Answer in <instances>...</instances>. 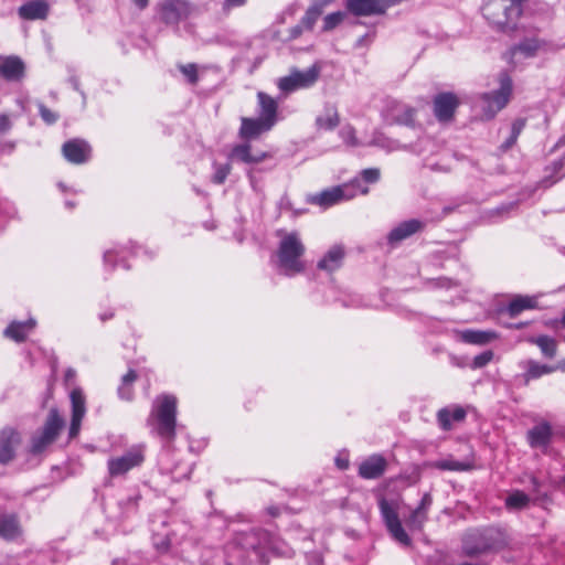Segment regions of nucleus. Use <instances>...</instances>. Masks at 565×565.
<instances>
[{"instance_id": "23", "label": "nucleus", "mask_w": 565, "mask_h": 565, "mask_svg": "<svg viewBox=\"0 0 565 565\" xmlns=\"http://www.w3.org/2000/svg\"><path fill=\"white\" fill-rule=\"evenodd\" d=\"M50 11L46 0H31L18 9V14L23 20H44Z\"/></svg>"}, {"instance_id": "4", "label": "nucleus", "mask_w": 565, "mask_h": 565, "mask_svg": "<svg viewBox=\"0 0 565 565\" xmlns=\"http://www.w3.org/2000/svg\"><path fill=\"white\" fill-rule=\"evenodd\" d=\"M500 88L492 93L481 94L477 102L476 107L481 111V116L486 120L494 118V116L503 109L512 94V79L507 73L499 75Z\"/></svg>"}, {"instance_id": "48", "label": "nucleus", "mask_w": 565, "mask_h": 565, "mask_svg": "<svg viewBox=\"0 0 565 565\" xmlns=\"http://www.w3.org/2000/svg\"><path fill=\"white\" fill-rule=\"evenodd\" d=\"M492 359H493V352L484 351L473 358L472 367L481 369V367L486 366Z\"/></svg>"}, {"instance_id": "19", "label": "nucleus", "mask_w": 565, "mask_h": 565, "mask_svg": "<svg viewBox=\"0 0 565 565\" xmlns=\"http://www.w3.org/2000/svg\"><path fill=\"white\" fill-rule=\"evenodd\" d=\"M458 106L456 95L451 93L439 94L434 99L435 116L439 121H449Z\"/></svg>"}, {"instance_id": "17", "label": "nucleus", "mask_w": 565, "mask_h": 565, "mask_svg": "<svg viewBox=\"0 0 565 565\" xmlns=\"http://www.w3.org/2000/svg\"><path fill=\"white\" fill-rule=\"evenodd\" d=\"M433 504L430 493H425L416 509H414L405 520L406 526L411 531H422L428 519V511Z\"/></svg>"}, {"instance_id": "54", "label": "nucleus", "mask_w": 565, "mask_h": 565, "mask_svg": "<svg viewBox=\"0 0 565 565\" xmlns=\"http://www.w3.org/2000/svg\"><path fill=\"white\" fill-rule=\"evenodd\" d=\"M121 253H122V250H121V249H120V250H118V249H109V250L105 252V254H104V262H105V265H107V266H108V265H110V266H111V268H115V266H116V265H115V258H116L119 254H121Z\"/></svg>"}, {"instance_id": "20", "label": "nucleus", "mask_w": 565, "mask_h": 565, "mask_svg": "<svg viewBox=\"0 0 565 565\" xmlns=\"http://www.w3.org/2000/svg\"><path fill=\"white\" fill-rule=\"evenodd\" d=\"M387 461L381 455H372L359 466V476L363 479H377L386 470Z\"/></svg>"}, {"instance_id": "60", "label": "nucleus", "mask_w": 565, "mask_h": 565, "mask_svg": "<svg viewBox=\"0 0 565 565\" xmlns=\"http://www.w3.org/2000/svg\"><path fill=\"white\" fill-rule=\"evenodd\" d=\"M113 316H114V312L113 311H108V312L102 313L99 316V318H100L102 321H106V320L113 318Z\"/></svg>"}, {"instance_id": "29", "label": "nucleus", "mask_w": 565, "mask_h": 565, "mask_svg": "<svg viewBox=\"0 0 565 565\" xmlns=\"http://www.w3.org/2000/svg\"><path fill=\"white\" fill-rule=\"evenodd\" d=\"M36 321L32 318L26 321H12L3 331L6 338L15 342H23L34 330Z\"/></svg>"}, {"instance_id": "32", "label": "nucleus", "mask_w": 565, "mask_h": 565, "mask_svg": "<svg viewBox=\"0 0 565 565\" xmlns=\"http://www.w3.org/2000/svg\"><path fill=\"white\" fill-rule=\"evenodd\" d=\"M340 124L338 109L332 104H326L323 113L316 118V126L320 130H333Z\"/></svg>"}, {"instance_id": "39", "label": "nucleus", "mask_w": 565, "mask_h": 565, "mask_svg": "<svg viewBox=\"0 0 565 565\" xmlns=\"http://www.w3.org/2000/svg\"><path fill=\"white\" fill-rule=\"evenodd\" d=\"M531 343L536 344L540 349L542 354L545 358H553L556 354V341L547 335H541L537 338H531L529 339Z\"/></svg>"}, {"instance_id": "18", "label": "nucleus", "mask_w": 565, "mask_h": 565, "mask_svg": "<svg viewBox=\"0 0 565 565\" xmlns=\"http://www.w3.org/2000/svg\"><path fill=\"white\" fill-rule=\"evenodd\" d=\"M62 151L68 162L81 164L88 160L90 147L83 140L73 139L63 145Z\"/></svg>"}, {"instance_id": "63", "label": "nucleus", "mask_w": 565, "mask_h": 565, "mask_svg": "<svg viewBox=\"0 0 565 565\" xmlns=\"http://www.w3.org/2000/svg\"><path fill=\"white\" fill-rule=\"evenodd\" d=\"M72 84L75 89H78V81L76 78L72 79Z\"/></svg>"}, {"instance_id": "8", "label": "nucleus", "mask_w": 565, "mask_h": 565, "mask_svg": "<svg viewBox=\"0 0 565 565\" xmlns=\"http://www.w3.org/2000/svg\"><path fill=\"white\" fill-rule=\"evenodd\" d=\"M63 426V417L58 414L57 409L52 408L49 412L43 428L33 435L30 451L34 455L43 452L55 441Z\"/></svg>"}, {"instance_id": "44", "label": "nucleus", "mask_w": 565, "mask_h": 565, "mask_svg": "<svg viewBox=\"0 0 565 565\" xmlns=\"http://www.w3.org/2000/svg\"><path fill=\"white\" fill-rule=\"evenodd\" d=\"M347 13L342 11L332 12L323 19V31H331L342 23Z\"/></svg>"}, {"instance_id": "36", "label": "nucleus", "mask_w": 565, "mask_h": 565, "mask_svg": "<svg viewBox=\"0 0 565 565\" xmlns=\"http://www.w3.org/2000/svg\"><path fill=\"white\" fill-rule=\"evenodd\" d=\"M498 338V333L492 330H466L461 333V339L471 344H486Z\"/></svg>"}, {"instance_id": "30", "label": "nucleus", "mask_w": 565, "mask_h": 565, "mask_svg": "<svg viewBox=\"0 0 565 565\" xmlns=\"http://www.w3.org/2000/svg\"><path fill=\"white\" fill-rule=\"evenodd\" d=\"M343 258L344 248L341 245H334L318 262L317 267L320 270L333 273L341 267Z\"/></svg>"}, {"instance_id": "56", "label": "nucleus", "mask_w": 565, "mask_h": 565, "mask_svg": "<svg viewBox=\"0 0 565 565\" xmlns=\"http://www.w3.org/2000/svg\"><path fill=\"white\" fill-rule=\"evenodd\" d=\"M12 127L11 118L8 114L0 115V134L8 132Z\"/></svg>"}, {"instance_id": "12", "label": "nucleus", "mask_w": 565, "mask_h": 565, "mask_svg": "<svg viewBox=\"0 0 565 565\" xmlns=\"http://www.w3.org/2000/svg\"><path fill=\"white\" fill-rule=\"evenodd\" d=\"M394 4L391 0H347L345 2L348 11L356 17L382 14Z\"/></svg>"}, {"instance_id": "31", "label": "nucleus", "mask_w": 565, "mask_h": 565, "mask_svg": "<svg viewBox=\"0 0 565 565\" xmlns=\"http://www.w3.org/2000/svg\"><path fill=\"white\" fill-rule=\"evenodd\" d=\"M232 159L247 164L259 163L269 157L267 152L252 153V146L249 143L237 145L233 148L231 153Z\"/></svg>"}, {"instance_id": "40", "label": "nucleus", "mask_w": 565, "mask_h": 565, "mask_svg": "<svg viewBox=\"0 0 565 565\" xmlns=\"http://www.w3.org/2000/svg\"><path fill=\"white\" fill-rule=\"evenodd\" d=\"M433 468L448 471H467L471 465L463 461H458L452 458L437 460L430 463Z\"/></svg>"}, {"instance_id": "55", "label": "nucleus", "mask_w": 565, "mask_h": 565, "mask_svg": "<svg viewBox=\"0 0 565 565\" xmlns=\"http://www.w3.org/2000/svg\"><path fill=\"white\" fill-rule=\"evenodd\" d=\"M307 565H323L322 555L318 552H311L306 555Z\"/></svg>"}, {"instance_id": "59", "label": "nucleus", "mask_w": 565, "mask_h": 565, "mask_svg": "<svg viewBox=\"0 0 565 565\" xmlns=\"http://www.w3.org/2000/svg\"><path fill=\"white\" fill-rule=\"evenodd\" d=\"M302 29H305V28H303V25H301V23L299 25L295 26L291 30L292 38H297L298 35H300L302 32Z\"/></svg>"}, {"instance_id": "10", "label": "nucleus", "mask_w": 565, "mask_h": 565, "mask_svg": "<svg viewBox=\"0 0 565 565\" xmlns=\"http://www.w3.org/2000/svg\"><path fill=\"white\" fill-rule=\"evenodd\" d=\"M145 460V446L136 445L129 448L125 454L113 457L107 461L108 473L110 477L126 475L131 469L141 466Z\"/></svg>"}, {"instance_id": "51", "label": "nucleus", "mask_w": 565, "mask_h": 565, "mask_svg": "<svg viewBox=\"0 0 565 565\" xmlns=\"http://www.w3.org/2000/svg\"><path fill=\"white\" fill-rule=\"evenodd\" d=\"M182 74L189 79L190 83L194 84L198 81V71L194 64H188L181 66Z\"/></svg>"}, {"instance_id": "2", "label": "nucleus", "mask_w": 565, "mask_h": 565, "mask_svg": "<svg viewBox=\"0 0 565 565\" xmlns=\"http://www.w3.org/2000/svg\"><path fill=\"white\" fill-rule=\"evenodd\" d=\"M177 403V397L171 394H161L153 401L147 425L162 439L172 440L175 437Z\"/></svg>"}, {"instance_id": "45", "label": "nucleus", "mask_w": 565, "mask_h": 565, "mask_svg": "<svg viewBox=\"0 0 565 565\" xmlns=\"http://www.w3.org/2000/svg\"><path fill=\"white\" fill-rule=\"evenodd\" d=\"M524 126H525V120L521 119V118H519L512 122L511 136L505 141L507 148L512 147L516 142V139H518L519 135L521 134V131L523 130Z\"/></svg>"}, {"instance_id": "52", "label": "nucleus", "mask_w": 565, "mask_h": 565, "mask_svg": "<svg viewBox=\"0 0 565 565\" xmlns=\"http://www.w3.org/2000/svg\"><path fill=\"white\" fill-rule=\"evenodd\" d=\"M259 172L260 171L258 169L253 167L247 170L249 183L255 191L260 190V178L258 177Z\"/></svg>"}, {"instance_id": "62", "label": "nucleus", "mask_w": 565, "mask_h": 565, "mask_svg": "<svg viewBox=\"0 0 565 565\" xmlns=\"http://www.w3.org/2000/svg\"><path fill=\"white\" fill-rule=\"evenodd\" d=\"M337 465L339 468L341 469H347L348 466H349V462L347 460H340V459H337Z\"/></svg>"}, {"instance_id": "61", "label": "nucleus", "mask_w": 565, "mask_h": 565, "mask_svg": "<svg viewBox=\"0 0 565 565\" xmlns=\"http://www.w3.org/2000/svg\"><path fill=\"white\" fill-rule=\"evenodd\" d=\"M75 377V371L72 369H68L65 373L66 381H70Z\"/></svg>"}, {"instance_id": "3", "label": "nucleus", "mask_w": 565, "mask_h": 565, "mask_svg": "<svg viewBox=\"0 0 565 565\" xmlns=\"http://www.w3.org/2000/svg\"><path fill=\"white\" fill-rule=\"evenodd\" d=\"M526 1L491 0L483 7V15L498 30L510 32L516 29Z\"/></svg>"}, {"instance_id": "50", "label": "nucleus", "mask_w": 565, "mask_h": 565, "mask_svg": "<svg viewBox=\"0 0 565 565\" xmlns=\"http://www.w3.org/2000/svg\"><path fill=\"white\" fill-rule=\"evenodd\" d=\"M361 177L367 183H375L380 179V170L376 168L364 169L361 172Z\"/></svg>"}, {"instance_id": "15", "label": "nucleus", "mask_w": 565, "mask_h": 565, "mask_svg": "<svg viewBox=\"0 0 565 565\" xmlns=\"http://www.w3.org/2000/svg\"><path fill=\"white\" fill-rule=\"evenodd\" d=\"M415 109L397 100L388 102L384 110L385 119L390 124L412 125Z\"/></svg>"}, {"instance_id": "26", "label": "nucleus", "mask_w": 565, "mask_h": 565, "mask_svg": "<svg viewBox=\"0 0 565 565\" xmlns=\"http://www.w3.org/2000/svg\"><path fill=\"white\" fill-rule=\"evenodd\" d=\"M527 441L532 448H546L552 438V427L548 423L542 422L527 431Z\"/></svg>"}, {"instance_id": "49", "label": "nucleus", "mask_w": 565, "mask_h": 565, "mask_svg": "<svg viewBox=\"0 0 565 565\" xmlns=\"http://www.w3.org/2000/svg\"><path fill=\"white\" fill-rule=\"evenodd\" d=\"M39 113L41 118L49 125L54 124L58 119L57 114L49 109L44 104H39Z\"/></svg>"}, {"instance_id": "33", "label": "nucleus", "mask_w": 565, "mask_h": 565, "mask_svg": "<svg viewBox=\"0 0 565 565\" xmlns=\"http://www.w3.org/2000/svg\"><path fill=\"white\" fill-rule=\"evenodd\" d=\"M467 413L460 406H455L452 408H441L437 413V420L440 427L445 430H449L452 426V423L461 422L465 419Z\"/></svg>"}, {"instance_id": "34", "label": "nucleus", "mask_w": 565, "mask_h": 565, "mask_svg": "<svg viewBox=\"0 0 565 565\" xmlns=\"http://www.w3.org/2000/svg\"><path fill=\"white\" fill-rule=\"evenodd\" d=\"M21 535V527L14 514H0V536L4 540H15Z\"/></svg>"}, {"instance_id": "9", "label": "nucleus", "mask_w": 565, "mask_h": 565, "mask_svg": "<svg viewBox=\"0 0 565 565\" xmlns=\"http://www.w3.org/2000/svg\"><path fill=\"white\" fill-rule=\"evenodd\" d=\"M379 508L383 521L392 537L401 545L411 546L412 540L399 520L398 502L396 500H387L385 498H381L379 500Z\"/></svg>"}, {"instance_id": "11", "label": "nucleus", "mask_w": 565, "mask_h": 565, "mask_svg": "<svg viewBox=\"0 0 565 565\" xmlns=\"http://www.w3.org/2000/svg\"><path fill=\"white\" fill-rule=\"evenodd\" d=\"M192 12V6L186 0H163L160 4L161 20L168 24H177L186 19Z\"/></svg>"}, {"instance_id": "7", "label": "nucleus", "mask_w": 565, "mask_h": 565, "mask_svg": "<svg viewBox=\"0 0 565 565\" xmlns=\"http://www.w3.org/2000/svg\"><path fill=\"white\" fill-rule=\"evenodd\" d=\"M320 74L321 66L318 63H315L305 71L294 68L289 75L277 79V87L285 95L299 89H307L318 82Z\"/></svg>"}, {"instance_id": "35", "label": "nucleus", "mask_w": 565, "mask_h": 565, "mask_svg": "<svg viewBox=\"0 0 565 565\" xmlns=\"http://www.w3.org/2000/svg\"><path fill=\"white\" fill-rule=\"evenodd\" d=\"M253 562V555L236 544H228L226 547L227 565H249Z\"/></svg>"}, {"instance_id": "28", "label": "nucleus", "mask_w": 565, "mask_h": 565, "mask_svg": "<svg viewBox=\"0 0 565 565\" xmlns=\"http://www.w3.org/2000/svg\"><path fill=\"white\" fill-rule=\"evenodd\" d=\"M264 533L260 531H249L236 535L232 544H236L250 553L253 556L260 554V544Z\"/></svg>"}, {"instance_id": "5", "label": "nucleus", "mask_w": 565, "mask_h": 565, "mask_svg": "<svg viewBox=\"0 0 565 565\" xmlns=\"http://www.w3.org/2000/svg\"><path fill=\"white\" fill-rule=\"evenodd\" d=\"M369 188L364 186L360 179L355 178L348 183L324 190L311 198V203L322 207H329L340 202L351 200L358 194H367Z\"/></svg>"}, {"instance_id": "6", "label": "nucleus", "mask_w": 565, "mask_h": 565, "mask_svg": "<svg viewBox=\"0 0 565 565\" xmlns=\"http://www.w3.org/2000/svg\"><path fill=\"white\" fill-rule=\"evenodd\" d=\"M499 532L492 529L475 531L466 534L462 541V552L468 557H477L489 551L498 550L501 542Z\"/></svg>"}, {"instance_id": "38", "label": "nucleus", "mask_w": 565, "mask_h": 565, "mask_svg": "<svg viewBox=\"0 0 565 565\" xmlns=\"http://www.w3.org/2000/svg\"><path fill=\"white\" fill-rule=\"evenodd\" d=\"M535 306V298L529 296H518L510 301L508 306V312L511 317H515L523 310L532 309Z\"/></svg>"}, {"instance_id": "46", "label": "nucleus", "mask_w": 565, "mask_h": 565, "mask_svg": "<svg viewBox=\"0 0 565 565\" xmlns=\"http://www.w3.org/2000/svg\"><path fill=\"white\" fill-rule=\"evenodd\" d=\"M230 172H231L230 164H215L212 181L216 184H222L226 180Z\"/></svg>"}, {"instance_id": "57", "label": "nucleus", "mask_w": 565, "mask_h": 565, "mask_svg": "<svg viewBox=\"0 0 565 565\" xmlns=\"http://www.w3.org/2000/svg\"><path fill=\"white\" fill-rule=\"evenodd\" d=\"M245 2H246V0H225L224 1V8L225 9H231V8L241 7Z\"/></svg>"}, {"instance_id": "21", "label": "nucleus", "mask_w": 565, "mask_h": 565, "mask_svg": "<svg viewBox=\"0 0 565 565\" xmlns=\"http://www.w3.org/2000/svg\"><path fill=\"white\" fill-rule=\"evenodd\" d=\"M425 227V223L419 220H407L395 226L388 234L387 239L391 244L399 243L413 234L418 233Z\"/></svg>"}, {"instance_id": "13", "label": "nucleus", "mask_w": 565, "mask_h": 565, "mask_svg": "<svg viewBox=\"0 0 565 565\" xmlns=\"http://www.w3.org/2000/svg\"><path fill=\"white\" fill-rule=\"evenodd\" d=\"M72 419L68 429L70 438H75L81 430L82 420L86 414V399L81 388L71 392Z\"/></svg>"}, {"instance_id": "25", "label": "nucleus", "mask_w": 565, "mask_h": 565, "mask_svg": "<svg viewBox=\"0 0 565 565\" xmlns=\"http://www.w3.org/2000/svg\"><path fill=\"white\" fill-rule=\"evenodd\" d=\"M519 366L524 371L522 377L525 384L543 375L551 374L556 370V367L552 365L542 364L532 359L520 361Z\"/></svg>"}, {"instance_id": "53", "label": "nucleus", "mask_w": 565, "mask_h": 565, "mask_svg": "<svg viewBox=\"0 0 565 565\" xmlns=\"http://www.w3.org/2000/svg\"><path fill=\"white\" fill-rule=\"evenodd\" d=\"M153 544L160 552H166L170 546V539L168 536H153Z\"/></svg>"}, {"instance_id": "47", "label": "nucleus", "mask_w": 565, "mask_h": 565, "mask_svg": "<svg viewBox=\"0 0 565 565\" xmlns=\"http://www.w3.org/2000/svg\"><path fill=\"white\" fill-rule=\"evenodd\" d=\"M340 136H341L343 142H345L347 145H349L351 147H355L359 145V141H358V138L355 135V130L351 126L343 127L342 130L340 131Z\"/></svg>"}, {"instance_id": "42", "label": "nucleus", "mask_w": 565, "mask_h": 565, "mask_svg": "<svg viewBox=\"0 0 565 565\" xmlns=\"http://www.w3.org/2000/svg\"><path fill=\"white\" fill-rule=\"evenodd\" d=\"M137 374L135 371L130 370L127 374H125L121 379V385L118 387V394L120 398L122 399H131L132 397V390H128V392H125V386L132 385V383L136 381Z\"/></svg>"}, {"instance_id": "64", "label": "nucleus", "mask_w": 565, "mask_h": 565, "mask_svg": "<svg viewBox=\"0 0 565 565\" xmlns=\"http://www.w3.org/2000/svg\"><path fill=\"white\" fill-rule=\"evenodd\" d=\"M66 205H67L68 207H71V209L74 206V204H73L72 202H70V201H67V202H66Z\"/></svg>"}, {"instance_id": "43", "label": "nucleus", "mask_w": 565, "mask_h": 565, "mask_svg": "<svg viewBox=\"0 0 565 565\" xmlns=\"http://www.w3.org/2000/svg\"><path fill=\"white\" fill-rule=\"evenodd\" d=\"M137 374L135 371L130 370L127 374H125L121 379V385L118 387V394L120 398L122 399H131L132 397V390H128V392H125V386L132 385V383L136 381Z\"/></svg>"}, {"instance_id": "16", "label": "nucleus", "mask_w": 565, "mask_h": 565, "mask_svg": "<svg viewBox=\"0 0 565 565\" xmlns=\"http://www.w3.org/2000/svg\"><path fill=\"white\" fill-rule=\"evenodd\" d=\"M25 75V65L18 56H0V77L8 82H21Z\"/></svg>"}, {"instance_id": "37", "label": "nucleus", "mask_w": 565, "mask_h": 565, "mask_svg": "<svg viewBox=\"0 0 565 565\" xmlns=\"http://www.w3.org/2000/svg\"><path fill=\"white\" fill-rule=\"evenodd\" d=\"M333 1L334 0H322L321 3H315L309 7L300 21L301 25L307 30H311L320 18L323 7L332 3Z\"/></svg>"}, {"instance_id": "22", "label": "nucleus", "mask_w": 565, "mask_h": 565, "mask_svg": "<svg viewBox=\"0 0 565 565\" xmlns=\"http://www.w3.org/2000/svg\"><path fill=\"white\" fill-rule=\"evenodd\" d=\"M20 444L19 434L6 428L0 431V463H7L14 457V449Z\"/></svg>"}, {"instance_id": "27", "label": "nucleus", "mask_w": 565, "mask_h": 565, "mask_svg": "<svg viewBox=\"0 0 565 565\" xmlns=\"http://www.w3.org/2000/svg\"><path fill=\"white\" fill-rule=\"evenodd\" d=\"M273 127L257 118H242L239 136L245 140L256 139L262 134L269 131Z\"/></svg>"}, {"instance_id": "24", "label": "nucleus", "mask_w": 565, "mask_h": 565, "mask_svg": "<svg viewBox=\"0 0 565 565\" xmlns=\"http://www.w3.org/2000/svg\"><path fill=\"white\" fill-rule=\"evenodd\" d=\"M258 99V118L270 125L275 126L277 122L278 103L266 93L259 92Z\"/></svg>"}, {"instance_id": "14", "label": "nucleus", "mask_w": 565, "mask_h": 565, "mask_svg": "<svg viewBox=\"0 0 565 565\" xmlns=\"http://www.w3.org/2000/svg\"><path fill=\"white\" fill-rule=\"evenodd\" d=\"M547 50V43L536 38L525 39L510 50L511 62L516 64L521 58H530Z\"/></svg>"}, {"instance_id": "1", "label": "nucleus", "mask_w": 565, "mask_h": 565, "mask_svg": "<svg viewBox=\"0 0 565 565\" xmlns=\"http://www.w3.org/2000/svg\"><path fill=\"white\" fill-rule=\"evenodd\" d=\"M280 238L273 258L276 269L285 276H296L306 269L303 255L306 246L297 232L277 231Z\"/></svg>"}, {"instance_id": "58", "label": "nucleus", "mask_w": 565, "mask_h": 565, "mask_svg": "<svg viewBox=\"0 0 565 565\" xmlns=\"http://www.w3.org/2000/svg\"><path fill=\"white\" fill-rule=\"evenodd\" d=\"M131 1L140 10L146 9L149 4V0H131Z\"/></svg>"}, {"instance_id": "41", "label": "nucleus", "mask_w": 565, "mask_h": 565, "mask_svg": "<svg viewBox=\"0 0 565 565\" xmlns=\"http://www.w3.org/2000/svg\"><path fill=\"white\" fill-rule=\"evenodd\" d=\"M530 502V498L522 491H514L505 499L509 509H523Z\"/></svg>"}]
</instances>
